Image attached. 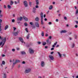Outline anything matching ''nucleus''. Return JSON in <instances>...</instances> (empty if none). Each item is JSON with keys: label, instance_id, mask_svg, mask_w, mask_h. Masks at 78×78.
<instances>
[{"label": "nucleus", "instance_id": "nucleus-1", "mask_svg": "<svg viewBox=\"0 0 78 78\" xmlns=\"http://www.w3.org/2000/svg\"><path fill=\"white\" fill-rule=\"evenodd\" d=\"M6 39L5 37L2 39V41L0 43V46L2 45L1 47H2L3 45H4V44H5L6 42Z\"/></svg>", "mask_w": 78, "mask_h": 78}, {"label": "nucleus", "instance_id": "nucleus-2", "mask_svg": "<svg viewBox=\"0 0 78 78\" xmlns=\"http://www.w3.org/2000/svg\"><path fill=\"white\" fill-rule=\"evenodd\" d=\"M40 16L41 19V24L43 25L44 24V22H43V13L41 12V13Z\"/></svg>", "mask_w": 78, "mask_h": 78}, {"label": "nucleus", "instance_id": "nucleus-3", "mask_svg": "<svg viewBox=\"0 0 78 78\" xmlns=\"http://www.w3.org/2000/svg\"><path fill=\"white\" fill-rule=\"evenodd\" d=\"M29 52L30 54H33L34 52V50L32 48L29 49Z\"/></svg>", "mask_w": 78, "mask_h": 78}, {"label": "nucleus", "instance_id": "nucleus-4", "mask_svg": "<svg viewBox=\"0 0 78 78\" xmlns=\"http://www.w3.org/2000/svg\"><path fill=\"white\" fill-rule=\"evenodd\" d=\"M23 4L25 7H28V2H27V1H24Z\"/></svg>", "mask_w": 78, "mask_h": 78}, {"label": "nucleus", "instance_id": "nucleus-5", "mask_svg": "<svg viewBox=\"0 0 78 78\" xmlns=\"http://www.w3.org/2000/svg\"><path fill=\"white\" fill-rule=\"evenodd\" d=\"M19 39L20 41H21V42H22V43L23 45H25V42H24V41H23V40L22 38L21 37H20L19 38Z\"/></svg>", "mask_w": 78, "mask_h": 78}, {"label": "nucleus", "instance_id": "nucleus-6", "mask_svg": "<svg viewBox=\"0 0 78 78\" xmlns=\"http://www.w3.org/2000/svg\"><path fill=\"white\" fill-rule=\"evenodd\" d=\"M49 57L50 60H51V61L54 60V57L52 55H49Z\"/></svg>", "mask_w": 78, "mask_h": 78}, {"label": "nucleus", "instance_id": "nucleus-7", "mask_svg": "<svg viewBox=\"0 0 78 78\" xmlns=\"http://www.w3.org/2000/svg\"><path fill=\"white\" fill-rule=\"evenodd\" d=\"M20 62V60H16L15 62L13 63V65H14L16 64H17V63Z\"/></svg>", "mask_w": 78, "mask_h": 78}, {"label": "nucleus", "instance_id": "nucleus-8", "mask_svg": "<svg viewBox=\"0 0 78 78\" xmlns=\"http://www.w3.org/2000/svg\"><path fill=\"white\" fill-rule=\"evenodd\" d=\"M67 31L66 30H62L60 31V33L62 34V33H66Z\"/></svg>", "mask_w": 78, "mask_h": 78}, {"label": "nucleus", "instance_id": "nucleus-9", "mask_svg": "<svg viewBox=\"0 0 78 78\" xmlns=\"http://www.w3.org/2000/svg\"><path fill=\"white\" fill-rule=\"evenodd\" d=\"M30 71H31V69L29 68L25 70V72L26 73H29Z\"/></svg>", "mask_w": 78, "mask_h": 78}, {"label": "nucleus", "instance_id": "nucleus-10", "mask_svg": "<svg viewBox=\"0 0 78 78\" xmlns=\"http://www.w3.org/2000/svg\"><path fill=\"white\" fill-rule=\"evenodd\" d=\"M46 41L47 42V43L48 45H50L51 44V42L49 41V39H48L46 40Z\"/></svg>", "mask_w": 78, "mask_h": 78}, {"label": "nucleus", "instance_id": "nucleus-11", "mask_svg": "<svg viewBox=\"0 0 78 78\" xmlns=\"http://www.w3.org/2000/svg\"><path fill=\"white\" fill-rule=\"evenodd\" d=\"M41 67H44V66H45V63L44 62L42 61L41 62Z\"/></svg>", "mask_w": 78, "mask_h": 78}, {"label": "nucleus", "instance_id": "nucleus-12", "mask_svg": "<svg viewBox=\"0 0 78 78\" xmlns=\"http://www.w3.org/2000/svg\"><path fill=\"white\" fill-rule=\"evenodd\" d=\"M22 19H23V18L21 17H20V18L18 17L17 18V20H20V21H22Z\"/></svg>", "mask_w": 78, "mask_h": 78}, {"label": "nucleus", "instance_id": "nucleus-13", "mask_svg": "<svg viewBox=\"0 0 78 78\" xmlns=\"http://www.w3.org/2000/svg\"><path fill=\"white\" fill-rule=\"evenodd\" d=\"M14 3L15 5H17V4L20 3V0H17V1H15L14 2Z\"/></svg>", "mask_w": 78, "mask_h": 78}, {"label": "nucleus", "instance_id": "nucleus-14", "mask_svg": "<svg viewBox=\"0 0 78 78\" xmlns=\"http://www.w3.org/2000/svg\"><path fill=\"white\" fill-rule=\"evenodd\" d=\"M35 25L38 28L39 27V24L38 23L36 22L35 23Z\"/></svg>", "mask_w": 78, "mask_h": 78}, {"label": "nucleus", "instance_id": "nucleus-15", "mask_svg": "<svg viewBox=\"0 0 78 78\" xmlns=\"http://www.w3.org/2000/svg\"><path fill=\"white\" fill-rule=\"evenodd\" d=\"M5 62L4 61H2V64H1V66L2 67L3 65H5Z\"/></svg>", "mask_w": 78, "mask_h": 78}, {"label": "nucleus", "instance_id": "nucleus-16", "mask_svg": "<svg viewBox=\"0 0 78 78\" xmlns=\"http://www.w3.org/2000/svg\"><path fill=\"white\" fill-rule=\"evenodd\" d=\"M23 19H24V20L25 21H28V18H27L26 17L23 16Z\"/></svg>", "mask_w": 78, "mask_h": 78}, {"label": "nucleus", "instance_id": "nucleus-17", "mask_svg": "<svg viewBox=\"0 0 78 78\" xmlns=\"http://www.w3.org/2000/svg\"><path fill=\"white\" fill-rule=\"evenodd\" d=\"M13 34L15 36H17L18 34V32H13Z\"/></svg>", "mask_w": 78, "mask_h": 78}, {"label": "nucleus", "instance_id": "nucleus-18", "mask_svg": "<svg viewBox=\"0 0 78 78\" xmlns=\"http://www.w3.org/2000/svg\"><path fill=\"white\" fill-rule=\"evenodd\" d=\"M2 22V20L0 19V31L2 30V29H1V23Z\"/></svg>", "mask_w": 78, "mask_h": 78}, {"label": "nucleus", "instance_id": "nucleus-19", "mask_svg": "<svg viewBox=\"0 0 78 78\" xmlns=\"http://www.w3.org/2000/svg\"><path fill=\"white\" fill-rule=\"evenodd\" d=\"M57 53H58L60 58H61L62 57V54H61V53H60L59 52H57Z\"/></svg>", "mask_w": 78, "mask_h": 78}, {"label": "nucleus", "instance_id": "nucleus-20", "mask_svg": "<svg viewBox=\"0 0 78 78\" xmlns=\"http://www.w3.org/2000/svg\"><path fill=\"white\" fill-rule=\"evenodd\" d=\"M21 53L22 55H25V54H26L25 52L24 51H21Z\"/></svg>", "mask_w": 78, "mask_h": 78}, {"label": "nucleus", "instance_id": "nucleus-21", "mask_svg": "<svg viewBox=\"0 0 78 78\" xmlns=\"http://www.w3.org/2000/svg\"><path fill=\"white\" fill-rule=\"evenodd\" d=\"M7 8L8 9H11V6L9 5H7Z\"/></svg>", "mask_w": 78, "mask_h": 78}, {"label": "nucleus", "instance_id": "nucleus-22", "mask_svg": "<svg viewBox=\"0 0 78 78\" xmlns=\"http://www.w3.org/2000/svg\"><path fill=\"white\" fill-rule=\"evenodd\" d=\"M8 25H7L6 26H5V30H7V29H8Z\"/></svg>", "mask_w": 78, "mask_h": 78}, {"label": "nucleus", "instance_id": "nucleus-23", "mask_svg": "<svg viewBox=\"0 0 78 78\" xmlns=\"http://www.w3.org/2000/svg\"><path fill=\"white\" fill-rule=\"evenodd\" d=\"M33 12L34 13H35V12H36V8L35 7H34L33 8Z\"/></svg>", "mask_w": 78, "mask_h": 78}, {"label": "nucleus", "instance_id": "nucleus-24", "mask_svg": "<svg viewBox=\"0 0 78 78\" xmlns=\"http://www.w3.org/2000/svg\"><path fill=\"white\" fill-rule=\"evenodd\" d=\"M53 9V6L50 5L49 7V9L51 10V9Z\"/></svg>", "mask_w": 78, "mask_h": 78}, {"label": "nucleus", "instance_id": "nucleus-25", "mask_svg": "<svg viewBox=\"0 0 78 78\" xmlns=\"http://www.w3.org/2000/svg\"><path fill=\"white\" fill-rule=\"evenodd\" d=\"M46 44H47V43H46V42H43L42 43V45H46Z\"/></svg>", "mask_w": 78, "mask_h": 78}, {"label": "nucleus", "instance_id": "nucleus-26", "mask_svg": "<svg viewBox=\"0 0 78 78\" xmlns=\"http://www.w3.org/2000/svg\"><path fill=\"white\" fill-rule=\"evenodd\" d=\"M41 36H44V32L42 31L41 32Z\"/></svg>", "mask_w": 78, "mask_h": 78}, {"label": "nucleus", "instance_id": "nucleus-27", "mask_svg": "<svg viewBox=\"0 0 78 78\" xmlns=\"http://www.w3.org/2000/svg\"><path fill=\"white\" fill-rule=\"evenodd\" d=\"M36 5H39V0H36Z\"/></svg>", "mask_w": 78, "mask_h": 78}, {"label": "nucleus", "instance_id": "nucleus-28", "mask_svg": "<svg viewBox=\"0 0 78 78\" xmlns=\"http://www.w3.org/2000/svg\"><path fill=\"white\" fill-rule=\"evenodd\" d=\"M10 5H13V4L14 3V2H13L12 1H10Z\"/></svg>", "mask_w": 78, "mask_h": 78}, {"label": "nucleus", "instance_id": "nucleus-29", "mask_svg": "<svg viewBox=\"0 0 78 78\" xmlns=\"http://www.w3.org/2000/svg\"><path fill=\"white\" fill-rule=\"evenodd\" d=\"M4 78H6V74L5 73L4 74Z\"/></svg>", "mask_w": 78, "mask_h": 78}, {"label": "nucleus", "instance_id": "nucleus-30", "mask_svg": "<svg viewBox=\"0 0 78 78\" xmlns=\"http://www.w3.org/2000/svg\"><path fill=\"white\" fill-rule=\"evenodd\" d=\"M35 20L36 21H38L39 20V18L38 17H37L36 18Z\"/></svg>", "mask_w": 78, "mask_h": 78}, {"label": "nucleus", "instance_id": "nucleus-31", "mask_svg": "<svg viewBox=\"0 0 78 78\" xmlns=\"http://www.w3.org/2000/svg\"><path fill=\"white\" fill-rule=\"evenodd\" d=\"M29 5L30 6H32V2H29Z\"/></svg>", "mask_w": 78, "mask_h": 78}, {"label": "nucleus", "instance_id": "nucleus-32", "mask_svg": "<svg viewBox=\"0 0 78 78\" xmlns=\"http://www.w3.org/2000/svg\"><path fill=\"white\" fill-rule=\"evenodd\" d=\"M75 47V44L73 43L71 47L72 48H73V47Z\"/></svg>", "mask_w": 78, "mask_h": 78}, {"label": "nucleus", "instance_id": "nucleus-33", "mask_svg": "<svg viewBox=\"0 0 78 78\" xmlns=\"http://www.w3.org/2000/svg\"><path fill=\"white\" fill-rule=\"evenodd\" d=\"M24 26L25 27H27L28 26V24L27 23H24Z\"/></svg>", "mask_w": 78, "mask_h": 78}, {"label": "nucleus", "instance_id": "nucleus-34", "mask_svg": "<svg viewBox=\"0 0 78 78\" xmlns=\"http://www.w3.org/2000/svg\"><path fill=\"white\" fill-rule=\"evenodd\" d=\"M25 31L27 32V33H28V28H26L25 29Z\"/></svg>", "mask_w": 78, "mask_h": 78}, {"label": "nucleus", "instance_id": "nucleus-35", "mask_svg": "<svg viewBox=\"0 0 78 78\" xmlns=\"http://www.w3.org/2000/svg\"><path fill=\"white\" fill-rule=\"evenodd\" d=\"M78 13V10L77 9L76 10V14H77Z\"/></svg>", "mask_w": 78, "mask_h": 78}, {"label": "nucleus", "instance_id": "nucleus-36", "mask_svg": "<svg viewBox=\"0 0 78 78\" xmlns=\"http://www.w3.org/2000/svg\"><path fill=\"white\" fill-rule=\"evenodd\" d=\"M12 16L13 17H15V16H16V14H12Z\"/></svg>", "mask_w": 78, "mask_h": 78}, {"label": "nucleus", "instance_id": "nucleus-37", "mask_svg": "<svg viewBox=\"0 0 78 78\" xmlns=\"http://www.w3.org/2000/svg\"><path fill=\"white\" fill-rule=\"evenodd\" d=\"M13 31H15V30H16V28L15 27H13Z\"/></svg>", "mask_w": 78, "mask_h": 78}, {"label": "nucleus", "instance_id": "nucleus-38", "mask_svg": "<svg viewBox=\"0 0 78 78\" xmlns=\"http://www.w3.org/2000/svg\"><path fill=\"white\" fill-rule=\"evenodd\" d=\"M48 25H51L52 24V23L51 22H49L48 23Z\"/></svg>", "mask_w": 78, "mask_h": 78}, {"label": "nucleus", "instance_id": "nucleus-39", "mask_svg": "<svg viewBox=\"0 0 78 78\" xmlns=\"http://www.w3.org/2000/svg\"><path fill=\"white\" fill-rule=\"evenodd\" d=\"M29 37H30V36H29V35H28L27 36V39H29Z\"/></svg>", "mask_w": 78, "mask_h": 78}, {"label": "nucleus", "instance_id": "nucleus-40", "mask_svg": "<svg viewBox=\"0 0 78 78\" xmlns=\"http://www.w3.org/2000/svg\"><path fill=\"white\" fill-rule=\"evenodd\" d=\"M12 22H15V20L14 19H12Z\"/></svg>", "mask_w": 78, "mask_h": 78}, {"label": "nucleus", "instance_id": "nucleus-41", "mask_svg": "<svg viewBox=\"0 0 78 78\" xmlns=\"http://www.w3.org/2000/svg\"><path fill=\"white\" fill-rule=\"evenodd\" d=\"M64 19H65V20H67V17L65 16L64 17Z\"/></svg>", "mask_w": 78, "mask_h": 78}, {"label": "nucleus", "instance_id": "nucleus-42", "mask_svg": "<svg viewBox=\"0 0 78 78\" xmlns=\"http://www.w3.org/2000/svg\"><path fill=\"white\" fill-rule=\"evenodd\" d=\"M16 50L14 49H12V51H15Z\"/></svg>", "mask_w": 78, "mask_h": 78}, {"label": "nucleus", "instance_id": "nucleus-43", "mask_svg": "<svg viewBox=\"0 0 78 78\" xmlns=\"http://www.w3.org/2000/svg\"><path fill=\"white\" fill-rule=\"evenodd\" d=\"M30 25H33V22H30Z\"/></svg>", "mask_w": 78, "mask_h": 78}, {"label": "nucleus", "instance_id": "nucleus-44", "mask_svg": "<svg viewBox=\"0 0 78 78\" xmlns=\"http://www.w3.org/2000/svg\"><path fill=\"white\" fill-rule=\"evenodd\" d=\"M48 34H46L45 35V36H46V37L48 36Z\"/></svg>", "mask_w": 78, "mask_h": 78}, {"label": "nucleus", "instance_id": "nucleus-45", "mask_svg": "<svg viewBox=\"0 0 78 78\" xmlns=\"http://www.w3.org/2000/svg\"><path fill=\"white\" fill-rule=\"evenodd\" d=\"M58 43V42H56L54 44V45H56V44H57V43Z\"/></svg>", "mask_w": 78, "mask_h": 78}, {"label": "nucleus", "instance_id": "nucleus-46", "mask_svg": "<svg viewBox=\"0 0 78 78\" xmlns=\"http://www.w3.org/2000/svg\"><path fill=\"white\" fill-rule=\"evenodd\" d=\"M4 7L5 9H6V5H4Z\"/></svg>", "mask_w": 78, "mask_h": 78}, {"label": "nucleus", "instance_id": "nucleus-47", "mask_svg": "<svg viewBox=\"0 0 78 78\" xmlns=\"http://www.w3.org/2000/svg\"><path fill=\"white\" fill-rule=\"evenodd\" d=\"M58 20H58V19H56L55 20V22H58Z\"/></svg>", "mask_w": 78, "mask_h": 78}, {"label": "nucleus", "instance_id": "nucleus-48", "mask_svg": "<svg viewBox=\"0 0 78 78\" xmlns=\"http://www.w3.org/2000/svg\"><path fill=\"white\" fill-rule=\"evenodd\" d=\"M37 44H41V43L40 42H38Z\"/></svg>", "mask_w": 78, "mask_h": 78}, {"label": "nucleus", "instance_id": "nucleus-49", "mask_svg": "<svg viewBox=\"0 0 78 78\" xmlns=\"http://www.w3.org/2000/svg\"><path fill=\"white\" fill-rule=\"evenodd\" d=\"M75 27L76 28H78V26L77 25H75Z\"/></svg>", "mask_w": 78, "mask_h": 78}, {"label": "nucleus", "instance_id": "nucleus-50", "mask_svg": "<svg viewBox=\"0 0 78 78\" xmlns=\"http://www.w3.org/2000/svg\"><path fill=\"white\" fill-rule=\"evenodd\" d=\"M69 35H70V34H72V32H69Z\"/></svg>", "mask_w": 78, "mask_h": 78}, {"label": "nucleus", "instance_id": "nucleus-51", "mask_svg": "<svg viewBox=\"0 0 78 78\" xmlns=\"http://www.w3.org/2000/svg\"><path fill=\"white\" fill-rule=\"evenodd\" d=\"M49 39H51V36H49Z\"/></svg>", "mask_w": 78, "mask_h": 78}, {"label": "nucleus", "instance_id": "nucleus-52", "mask_svg": "<svg viewBox=\"0 0 78 78\" xmlns=\"http://www.w3.org/2000/svg\"><path fill=\"white\" fill-rule=\"evenodd\" d=\"M22 64H25V61L23 62Z\"/></svg>", "mask_w": 78, "mask_h": 78}, {"label": "nucleus", "instance_id": "nucleus-53", "mask_svg": "<svg viewBox=\"0 0 78 78\" xmlns=\"http://www.w3.org/2000/svg\"><path fill=\"white\" fill-rule=\"evenodd\" d=\"M38 78H42L41 76H39L38 77Z\"/></svg>", "mask_w": 78, "mask_h": 78}, {"label": "nucleus", "instance_id": "nucleus-54", "mask_svg": "<svg viewBox=\"0 0 78 78\" xmlns=\"http://www.w3.org/2000/svg\"><path fill=\"white\" fill-rule=\"evenodd\" d=\"M16 50H20V48H16Z\"/></svg>", "mask_w": 78, "mask_h": 78}, {"label": "nucleus", "instance_id": "nucleus-55", "mask_svg": "<svg viewBox=\"0 0 78 78\" xmlns=\"http://www.w3.org/2000/svg\"><path fill=\"white\" fill-rule=\"evenodd\" d=\"M35 7L36 8H39V7L38 6V5H36L35 6Z\"/></svg>", "mask_w": 78, "mask_h": 78}, {"label": "nucleus", "instance_id": "nucleus-56", "mask_svg": "<svg viewBox=\"0 0 78 78\" xmlns=\"http://www.w3.org/2000/svg\"><path fill=\"white\" fill-rule=\"evenodd\" d=\"M58 47H59V45H57L56 46V48H58Z\"/></svg>", "mask_w": 78, "mask_h": 78}, {"label": "nucleus", "instance_id": "nucleus-57", "mask_svg": "<svg viewBox=\"0 0 78 78\" xmlns=\"http://www.w3.org/2000/svg\"><path fill=\"white\" fill-rule=\"evenodd\" d=\"M54 50V48H51V50Z\"/></svg>", "mask_w": 78, "mask_h": 78}, {"label": "nucleus", "instance_id": "nucleus-58", "mask_svg": "<svg viewBox=\"0 0 78 78\" xmlns=\"http://www.w3.org/2000/svg\"><path fill=\"white\" fill-rule=\"evenodd\" d=\"M48 48V46H45V49H47V48Z\"/></svg>", "mask_w": 78, "mask_h": 78}, {"label": "nucleus", "instance_id": "nucleus-59", "mask_svg": "<svg viewBox=\"0 0 78 78\" xmlns=\"http://www.w3.org/2000/svg\"><path fill=\"white\" fill-rule=\"evenodd\" d=\"M52 47H55V44L52 45Z\"/></svg>", "mask_w": 78, "mask_h": 78}, {"label": "nucleus", "instance_id": "nucleus-60", "mask_svg": "<svg viewBox=\"0 0 78 78\" xmlns=\"http://www.w3.org/2000/svg\"><path fill=\"white\" fill-rule=\"evenodd\" d=\"M2 57H5V55L3 54L2 55Z\"/></svg>", "mask_w": 78, "mask_h": 78}, {"label": "nucleus", "instance_id": "nucleus-61", "mask_svg": "<svg viewBox=\"0 0 78 78\" xmlns=\"http://www.w3.org/2000/svg\"><path fill=\"white\" fill-rule=\"evenodd\" d=\"M20 23V21H18L17 22V23Z\"/></svg>", "mask_w": 78, "mask_h": 78}, {"label": "nucleus", "instance_id": "nucleus-62", "mask_svg": "<svg viewBox=\"0 0 78 78\" xmlns=\"http://www.w3.org/2000/svg\"><path fill=\"white\" fill-rule=\"evenodd\" d=\"M76 24H78V21H76Z\"/></svg>", "mask_w": 78, "mask_h": 78}, {"label": "nucleus", "instance_id": "nucleus-63", "mask_svg": "<svg viewBox=\"0 0 78 78\" xmlns=\"http://www.w3.org/2000/svg\"><path fill=\"white\" fill-rule=\"evenodd\" d=\"M54 53V52H51V55H52V54H53Z\"/></svg>", "mask_w": 78, "mask_h": 78}, {"label": "nucleus", "instance_id": "nucleus-64", "mask_svg": "<svg viewBox=\"0 0 78 78\" xmlns=\"http://www.w3.org/2000/svg\"><path fill=\"white\" fill-rule=\"evenodd\" d=\"M76 78H78V76H77L76 77Z\"/></svg>", "mask_w": 78, "mask_h": 78}]
</instances>
